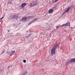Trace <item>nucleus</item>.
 <instances>
[{
	"mask_svg": "<svg viewBox=\"0 0 75 75\" xmlns=\"http://www.w3.org/2000/svg\"><path fill=\"white\" fill-rule=\"evenodd\" d=\"M71 63L73 64V63H75V58H72L70 60L68 61V62H66V65L68 66L69 64H70Z\"/></svg>",
	"mask_w": 75,
	"mask_h": 75,
	"instance_id": "1",
	"label": "nucleus"
},
{
	"mask_svg": "<svg viewBox=\"0 0 75 75\" xmlns=\"http://www.w3.org/2000/svg\"><path fill=\"white\" fill-rule=\"evenodd\" d=\"M38 4V2L36 1H35L32 2V4L30 3V6L31 7H34Z\"/></svg>",
	"mask_w": 75,
	"mask_h": 75,
	"instance_id": "2",
	"label": "nucleus"
},
{
	"mask_svg": "<svg viewBox=\"0 0 75 75\" xmlns=\"http://www.w3.org/2000/svg\"><path fill=\"white\" fill-rule=\"evenodd\" d=\"M28 40L29 41V42H31L33 41V38H32V36H33V34H29L28 35Z\"/></svg>",
	"mask_w": 75,
	"mask_h": 75,
	"instance_id": "3",
	"label": "nucleus"
},
{
	"mask_svg": "<svg viewBox=\"0 0 75 75\" xmlns=\"http://www.w3.org/2000/svg\"><path fill=\"white\" fill-rule=\"evenodd\" d=\"M71 6L68 7V8L64 10V12L63 13V14H64L66 13H68V11L69 10V9H71Z\"/></svg>",
	"mask_w": 75,
	"mask_h": 75,
	"instance_id": "4",
	"label": "nucleus"
},
{
	"mask_svg": "<svg viewBox=\"0 0 75 75\" xmlns=\"http://www.w3.org/2000/svg\"><path fill=\"white\" fill-rule=\"evenodd\" d=\"M55 47H54L51 50V54L52 56L55 54Z\"/></svg>",
	"mask_w": 75,
	"mask_h": 75,
	"instance_id": "5",
	"label": "nucleus"
},
{
	"mask_svg": "<svg viewBox=\"0 0 75 75\" xmlns=\"http://www.w3.org/2000/svg\"><path fill=\"white\" fill-rule=\"evenodd\" d=\"M68 25H69V27H70V23H67L65 24H64L60 26V27H64V26H67Z\"/></svg>",
	"mask_w": 75,
	"mask_h": 75,
	"instance_id": "6",
	"label": "nucleus"
},
{
	"mask_svg": "<svg viewBox=\"0 0 75 75\" xmlns=\"http://www.w3.org/2000/svg\"><path fill=\"white\" fill-rule=\"evenodd\" d=\"M37 21V18H35L32 21H31L28 24V25H30V24L33 23H35V21Z\"/></svg>",
	"mask_w": 75,
	"mask_h": 75,
	"instance_id": "7",
	"label": "nucleus"
},
{
	"mask_svg": "<svg viewBox=\"0 0 75 75\" xmlns=\"http://www.w3.org/2000/svg\"><path fill=\"white\" fill-rule=\"evenodd\" d=\"M18 16L17 15H13V19L15 20H17V19L18 18Z\"/></svg>",
	"mask_w": 75,
	"mask_h": 75,
	"instance_id": "8",
	"label": "nucleus"
},
{
	"mask_svg": "<svg viewBox=\"0 0 75 75\" xmlns=\"http://www.w3.org/2000/svg\"><path fill=\"white\" fill-rule=\"evenodd\" d=\"M10 56H12L15 53V51L11 50L10 52H9Z\"/></svg>",
	"mask_w": 75,
	"mask_h": 75,
	"instance_id": "9",
	"label": "nucleus"
},
{
	"mask_svg": "<svg viewBox=\"0 0 75 75\" xmlns=\"http://www.w3.org/2000/svg\"><path fill=\"white\" fill-rule=\"evenodd\" d=\"M27 18L26 17H25L22 18V21L24 22L26 21V20H27Z\"/></svg>",
	"mask_w": 75,
	"mask_h": 75,
	"instance_id": "10",
	"label": "nucleus"
},
{
	"mask_svg": "<svg viewBox=\"0 0 75 75\" xmlns=\"http://www.w3.org/2000/svg\"><path fill=\"white\" fill-rule=\"evenodd\" d=\"M53 11H54L53 9H50L49 10V14H52Z\"/></svg>",
	"mask_w": 75,
	"mask_h": 75,
	"instance_id": "11",
	"label": "nucleus"
},
{
	"mask_svg": "<svg viewBox=\"0 0 75 75\" xmlns=\"http://www.w3.org/2000/svg\"><path fill=\"white\" fill-rule=\"evenodd\" d=\"M26 6V3H25L21 5V7H25Z\"/></svg>",
	"mask_w": 75,
	"mask_h": 75,
	"instance_id": "12",
	"label": "nucleus"
},
{
	"mask_svg": "<svg viewBox=\"0 0 75 75\" xmlns=\"http://www.w3.org/2000/svg\"><path fill=\"white\" fill-rule=\"evenodd\" d=\"M10 19H12V18L13 19V16L11 15L9 16Z\"/></svg>",
	"mask_w": 75,
	"mask_h": 75,
	"instance_id": "13",
	"label": "nucleus"
},
{
	"mask_svg": "<svg viewBox=\"0 0 75 75\" xmlns=\"http://www.w3.org/2000/svg\"><path fill=\"white\" fill-rule=\"evenodd\" d=\"M27 19H28V20H30V19H31V16L28 17H27Z\"/></svg>",
	"mask_w": 75,
	"mask_h": 75,
	"instance_id": "14",
	"label": "nucleus"
},
{
	"mask_svg": "<svg viewBox=\"0 0 75 75\" xmlns=\"http://www.w3.org/2000/svg\"><path fill=\"white\" fill-rule=\"evenodd\" d=\"M59 45H57L56 46V47L57 48H59Z\"/></svg>",
	"mask_w": 75,
	"mask_h": 75,
	"instance_id": "15",
	"label": "nucleus"
},
{
	"mask_svg": "<svg viewBox=\"0 0 75 75\" xmlns=\"http://www.w3.org/2000/svg\"><path fill=\"white\" fill-rule=\"evenodd\" d=\"M21 33H17V35H21Z\"/></svg>",
	"mask_w": 75,
	"mask_h": 75,
	"instance_id": "16",
	"label": "nucleus"
},
{
	"mask_svg": "<svg viewBox=\"0 0 75 75\" xmlns=\"http://www.w3.org/2000/svg\"><path fill=\"white\" fill-rule=\"evenodd\" d=\"M23 62H24V63H25V62H26V60H23Z\"/></svg>",
	"mask_w": 75,
	"mask_h": 75,
	"instance_id": "17",
	"label": "nucleus"
},
{
	"mask_svg": "<svg viewBox=\"0 0 75 75\" xmlns=\"http://www.w3.org/2000/svg\"><path fill=\"white\" fill-rule=\"evenodd\" d=\"M31 19L33 18H34V16H30Z\"/></svg>",
	"mask_w": 75,
	"mask_h": 75,
	"instance_id": "18",
	"label": "nucleus"
},
{
	"mask_svg": "<svg viewBox=\"0 0 75 75\" xmlns=\"http://www.w3.org/2000/svg\"><path fill=\"white\" fill-rule=\"evenodd\" d=\"M59 1V0H55V3H56L57 1Z\"/></svg>",
	"mask_w": 75,
	"mask_h": 75,
	"instance_id": "19",
	"label": "nucleus"
},
{
	"mask_svg": "<svg viewBox=\"0 0 75 75\" xmlns=\"http://www.w3.org/2000/svg\"><path fill=\"white\" fill-rule=\"evenodd\" d=\"M59 26H56V27L57 28H59Z\"/></svg>",
	"mask_w": 75,
	"mask_h": 75,
	"instance_id": "20",
	"label": "nucleus"
},
{
	"mask_svg": "<svg viewBox=\"0 0 75 75\" xmlns=\"http://www.w3.org/2000/svg\"><path fill=\"white\" fill-rule=\"evenodd\" d=\"M3 18H4V16H3V17L1 18V19H3Z\"/></svg>",
	"mask_w": 75,
	"mask_h": 75,
	"instance_id": "21",
	"label": "nucleus"
},
{
	"mask_svg": "<svg viewBox=\"0 0 75 75\" xmlns=\"http://www.w3.org/2000/svg\"><path fill=\"white\" fill-rule=\"evenodd\" d=\"M11 3H12V2L11 1L9 2V4H11Z\"/></svg>",
	"mask_w": 75,
	"mask_h": 75,
	"instance_id": "22",
	"label": "nucleus"
},
{
	"mask_svg": "<svg viewBox=\"0 0 75 75\" xmlns=\"http://www.w3.org/2000/svg\"><path fill=\"white\" fill-rule=\"evenodd\" d=\"M57 45H60V43H59L58 44H57Z\"/></svg>",
	"mask_w": 75,
	"mask_h": 75,
	"instance_id": "23",
	"label": "nucleus"
},
{
	"mask_svg": "<svg viewBox=\"0 0 75 75\" xmlns=\"http://www.w3.org/2000/svg\"><path fill=\"white\" fill-rule=\"evenodd\" d=\"M11 66H8V68H10V67H11Z\"/></svg>",
	"mask_w": 75,
	"mask_h": 75,
	"instance_id": "24",
	"label": "nucleus"
},
{
	"mask_svg": "<svg viewBox=\"0 0 75 75\" xmlns=\"http://www.w3.org/2000/svg\"><path fill=\"white\" fill-rule=\"evenodd\" d=\"M10 32V31L9 30H8V32Z\"/></svg>",
	"mask_w": 75,
	"mask_h": 75,
	"instance_id": "25",
	"label": "nucleus"
},
{
	"mask_svg": "<svg viewBox=\"0 0 75 75\" xmlns=\"http://www.w3.org/2000/svg\"><path fill=\"white\" fill-rule=\"evenodd\" d=\"M30 62H31V60H30Z\"/></svg>",
	"mask_w": 75,
	"mask_h": 75,
	"instance_id": "26",
	"label": "nucleus"
},
{
	"mask_svg": "<svg viewBox=\"0 0 75 75\" xmlns=\"http://www.w3.org/2000/svg\"><path fill=\"white\" fill-rule=\"evenodd\" d=\"M10 36H11V35H10Z\"/></svg>",
	"mask_w": 75,
	"mask_h": 75,
	"instance_id": "27",
	"label": "nucleus"
}]
</instances>
